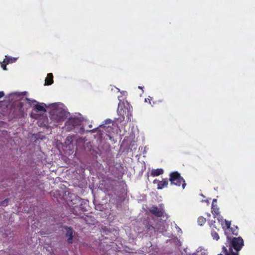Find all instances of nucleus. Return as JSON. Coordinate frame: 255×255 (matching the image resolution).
<instances>
[{
	"mask_svg": "<svg viewBox=\"0 0 255 255\" xmlns=\"http://www.w3.org/2000/svg\"><path fill=\"white\" fill-rule=\"evenodd\" d=\"M49 107L50 109V119L54 122H62L69 114L65 106L62 103L52 104Z\"/></svg>",
	"mask_w": 255,
	"mask_h": 255,
	"instance_id": "f257e3e1",
	"label": "nucleus"
},
{
	"mask_svg": "<svg viewBox=\"0 0 255 255\" xmlns=\"http://www.w3.org/2000/svg\"><path fill=\"white\" fill-rule=\"evenodd\" d=\"M227 244H229V250L225 247H223L225 255H239V252L244 246V241L241 237L234 238L232 240L227 237Z\"/></svg>",
	"mask_w": 255,
	"mask_h": 255,
	"instance_id": "f03ea898",
	"label": "nucleus"
},
{
	"mask_svg": "<svg viewBox=\"0 0 255 255\" xmlns=\"http://www.w3.org/2000/svg\"><path fill=\"white\" fill-rule=\"evenodd\" d=\"M27 93L24 92H15L11 93L9 96V98L12 101H24L29 105H32L33 103H36V101L34 100H31L27 98Z\"/></svg>",
	"mask_w": 255,
	"mask_h": 255,
	"instance_id": "7ed1b4c3",
	"label": "nucleus"
},
{
	"mask_svg": "<svg viewBox=\"0 0 255 255\" xmlns=\"http://www.w3.org/2000/svg\"><path fill=\"white\" fill-rule=\"evenodd\" d=\"M170 181L171 184L180 186L182 184L183 189L185 188L186 184L185 181L177 172H172L170 174Z\"/></svg>",
	"mask_w": 255,
	"mask_h": 255,
	"instance_id": "20e7f679",
	"label": "nucleus"
},
{
	"mask_svg": "<svg viewBox=\"0 0 255 255\" xmlns=\"http://www.w3.org/2000/svg\"><path fill=\"white\" fill-rule=\"evenodd\" d=\"M33 112L31 114V117L34 119H37L38 116L36 113H39L40 115H43L46 112V105L44 103H39L37 102L33 103Z\"/></svg>",
	"mask_w": 255,
	"mask_h": 255,
	"instance_id": "39448f33",
	"label": "nucleus"
},
{
	"mask_svg": "<svg viewBox=\"0 0 255 255\" xmlns=\"http://www.w3.org/2000/svg\"><path fill=\"white\" fill-rule=\"evenodd\" d=\"M118 98L120 100V103L119 104V107L118 108V113L120 117H119L118 120L120 122H122L125 119V116L128 117L129 115H130V114L129 110H128L127 108H126L123 106L119 97Z\"/></svg>",
	"mask_w": 255,
	"mask_h": 255,
	"instance_id": "423d86ee",
	"label": "nucleus"
},
{
	"mask_svg": "<svg viewBox=\"0 0 255 255\" xmlns=\"http://www.w3.org/2000/svg\"><path fill=\"white\" fill-rule=\"evenodd\" d=\"M80 120L76 118L71 117L68 119L65 124V128L68 131L72 130L75 127L78 126L80 124Z\"/></svg>",
	"mask_w": 255,
	"mask_h": 255,
	"instance_id": "0eeeda50",
	"label": "nucleus"
},
{
	"mask_svg": "<svg viewBox=\"0 0 255 255\" xmlns=\"http://www.w3.org/2000/svg\"><path fill=\"white\" fill-rule=\"evenodd\" d=\"M154 183H157V189H162L164 187H166L168 185V181L167 179H163L162 181H158L157 180H154L153 181Z\"/></svg>",
	"mask_w": 255,
	"mask_h": 255,
	"instance_id": "6e6552de",
	"label": "nucleus"
},
{
	"mask_svg": "<svg viewBox=\"0 0 255 255\" xmlns=\"http://www.w3.org/2000/svg\"><path fill=\"white\" fill-rule=\"evenodd\" d=\"M149 211L151 213L158 217H161L163 215V212L154 206L151 207Z\"/></svg>",
	"mask_w": 255,
	"mask_h": 255,
	"instance_id": "1a4fd4ad",
	"label": "nucleus"
},
{
	"mask_svg": "<svg viewBox=\"0 0 255 255\" xmlns=\"http://www.w3.org/2000/svg\"><path fill=\"white\" fill-rule=\"evenodd\" d=\"M192 255H208L207 250L202 247H199L195 253Z\"/></svg>",
	"mask_w": 255,
	"mask_h": 255,
	"instance_id": "9d476101",
	"label": "nucleus"
},
{
	"mask_svg": "<svg viewBox=\"0 0 255 255\" xmlns=\"http://www.w3.org/2000/svg\"><path fill=\"white\" fill-rule=\"evenodd\" d=\"M73 231L70 228L66 229V236L68 238L67 240L69 243H71L73 238Z\"/></svg>",
	"mask_w": 255,
	"mask_h": 255,
	"instance_id": "9b49d317",
	"label": "nucleus"
},
{
	"mask_svg": "<svg viewBox=\"0 0 255 255\" xmlns=\"http://www.w3.org/2000/svg\"><path fill=\"white\" fill-rule=\"evenodd\" d=\"M45 85H50L53 82V75L52 73H49L47 74V77L45 79Z\"/></svg>",
	"mask_w": 255,
	"mask_h": 255,
	"instance_id": "f8f14e48",
	"label": "nucleus"
},
{
	"mask_svg": "<svg viewBox=\"0 0 255 255\" xmlns=\"http://www.w3.org/2000/svg\"><path fill=\"white\" fill-rule=\"evenodd\" d=\"M163 173V169L161 168L152 169L151 172V175L153 176H157L160 175Z\"/></svg>",
	"mask_w": 255,
	"mask_h": 255,
	"instance_id": "ddd939ff",
	"label": "nucleus"
},
{
	"mask_svg": "<svg viewBox=\"0 0 255 255\" xmlns=\"http://www.w3.org/2000/svg\"><path fill=\"white\" fill-rule=\"evenodd\" d=\"M111 129H112V128L110 126H106L101 125V126H100V130H99L104 131V130L105 131V132L110 133Z\"/></svg>",
	"mask_w": 255,
	"mask_h": 255,
	"instance_id": "4468645a",
	"label": "nucleus"
},
{
	"mask_svg": "<svg viewBox=\"0 0 255 255\" xmlns=\"http://www.w3.org/2000/svg\"><path fill=\"white\" fill-rule=\"evenodd\" d=\"M17 58L5 56V58L3 60L4 63L8 64L9 63H13L16 61Z\"/></svg>",
	"mask_w": 255,
	"mask_h": 255,
	"instance_id": "2eb2a0df",
	"label": "nucleus"
},
{
	"mask_svg": "<svg viewBox=\"0 0 255 255\" xmlns=\"http://www.w3.org/2000/svg\"><path fill=\"white\" fill-rule=\"evenodd\" d=\"M212 213L213 215H218L219 214V208L218 207L217 205L212 206Z\"/></svg>",
	"mask_w": 255,
	"mask_h": 255,
	"instance_id": "dca6fc26",
	"label": "nucleus"
},
{
	"mask_svg": "<svg viewBox=\"0 0 255 255\" xmlns=\"http://www.w3.org/2000/svg\"><path fill=\"white\" fill-rule=\"evenodd\" d=\"M211 236L214 240L218 241L219 239V236L218 234L215 231H212Z\"/></svg>",
	"mask_w": 255,
	"mask_h": 255,
	"instance_id": "f3484780",
	"label": "nucleus"
},
{
	"mask_svg": "<svg viewBox=\"0 0 255 255\" xmlns=\"http://www.w3.org/2000/svg\"><path fill=\"white\" fill-rule=\"evenodd\" d=\"M206 220L205 218L200 217L198 218V222L200 225L202 226L206 222Z\"/></svg>",
	"mask_w": 255,
	"mask_h": 255,
	"instance_id": "a211bd4d",
	"label": "nucleus"
},
{
	"mask_svg": "<svg viewBox=\"0 0 255 255\" xmlns=\"http://www.w3.org/2000/svg\"><path fill=\"white\" fill-rule=\"evenodd\" d=\"M225 225L228 229H229L231 226V223L229 221L225 220Z\"/></svg>",
	"mask_w": 255,
	"mask_h": 255,
	"instance_id": "6ab92c4d",
	"label": "nucleus"
},
{
	"mask_svg": "<svg viewBox=\"0 0 255 255\" xmlns=\"http://www.w3.org/2000/svg\"><path fill=\"white\" fill-rule=\"evenodd\" d=\"M6 64H7L6 63H4L3 62L2 63H1V67L4 70H6L7 69L6 67Z\"/></svg>",
	"mask_w": 255,
	"mask_h": 255,
	"instance_id": "aec40b11",
	"label": "nucleus"
},
{
	"mask_svg": "<svg viewBox=\"0 0 255 255\" xmlns=\"http://www.w3.org/2000/svg\"><path fill=\"white\" fill-rule=\"evenodd\" d=\"M216 202H217V199H213V202H212V206H214L216 205H217Z\"/></svg>",
	"mask_w": 255,
	"mask_h": 255,
	"instance_id": "412c9836",
	"label": "nucleus"
},
{
	"mask_svg": "<svg viewBox=\"0 0 255 255\" xmlns=\"http://www.w3.org/2000/svg\"><path fill=\"white\" fill-rule=\"evenodd\" d=\"M4 93L3 92H0V98H2L4 96Z\"/></svg>",
	"mask_w": 255,
	"mask_h": 255,
	"instance_id": "4be33fe9",
	"label": "nucleus"
},
{
	"mask_svg": "<svg viewBox=\"0 0 255 255\" xmlns=\"http://www.w3.org/2000/svg\"><path fill=\"white\" fill-rule=\"evenodd\" d=\"M105 123H106V124H109V123H111V120H109V119H108V120L105 121Z\"/></svg>",
	"mask_w": 255,
	"mask_h": 255,
	"instance_id": "5701e85b",
	"label": "nucleus"
},
{
	"mask_svg": "<svg viewBox=\"0 0 255 255\" xmlns=\"http://www.w3.org/2000/svg\"><path fill=\"white\" fill-rule=\"evenodd\" d=\"M72 139V137H70V136H68V137H67V139L68 140H70V139Z\"/></svg>",
	"mask_w": 255,
	"mask_h": 255,
	"instance_id": "b1692460",
	"label": "nucleus"
},
{
	"mask_svg": "<svg viewBox=\"0 0 255 255\" xmlns=\"http://www.w3.org/2000/svg\"><path fill=\"white\" fill-rule=\"evenodd\" d=\"M233 233L234 235H238L237 232H236L235 231H234V232H233Z\"/></svg>",
	"mask_w": 255,
	"mask_h": 255,
	"instance_id": "393cba45",
	"label": "nucleus"
},
{
	"mask_svg": "<svg viewBox=\"0 0 255 255\" xmlns=\"http://www.w3.org/2000/svg\"><path fill=\"white\" fill-rule=\"evenodd\" d=\"M138 88L140 89H141V90L143 89V87H141V86H138Z\"/></svg>",
	"mask_w": 255,
	"mask_h": 255,
	"instance_id": "a878e982",
	"label": "nucleus"
},
{
	"mask_svg": "<svg viewBox=\"0 0 255 255\" xmlns=\"http://www.w3.org/2000/svg\"><path fill=\"white\" fill-rule=\"evenodd\" d=\"M122 93L123 94L125 95V94H126V92H125V91H123V92H122Z\"/></svg>",
	"mask_w": 255,
	"mask_h": 255,
	"instance_id": "bb28decb",
	"label": "nucleus"
},
{
	"mask_svg": "<svg viewBox=\"0 0 255 255\" xmlns=\"http://www.w3.org/2000/svg\"><path fill=\"white\" fill-rule=\"evenodd\" d=\"M147 100H149V99L148 98V99H145V102H147Z\"/></svg>",
	"mask_w": 255,
	"mask_h": 255,
	"instance_id": "cd10ccee",
	"label": "nucleus"
},
{
	"mask_svg": "<svg viewBox=\"0 0 255 255\" xmlns=\"http://www.w3.org/2000/svg\"><path fill=\"white\" fill-rule=\"evenodd\" d=\"M204 202H207V203H209V201H208V200H204Z\"/></svg>",
	"mask_w": 255,
	"mask_h": 255,
	"instance_id": "c85d7f7f",
	"label": "nucleus"
},
{
	"mask_svg": "<svg viewBox=\"0 0 255 255\" xmlns=\"http://www.w3.org/2000/svg\"><path fill=\"white\" fill-rule=\"evenodd\" d=\"M208 216L209 217H210V214H208Z\"/></svg>",
	"mask_w": 255,
	"mask_h": 255,
	"instance_id": "c756f323",
	"label": "nucleus"
},
{
	"mask_svg": "<svg viewBox=\"0 0 255 255\" xmlns=\"http://www.w3.org/2000/svg\"><path fill=\"white\" fill-rule=\"evenodd\" d=\"M178 229H179V231H181V229L180 228H178Z\"/></svg>",
	"mask_w": 255,
	"mask_h": 255,
	"instance_id": "7c9ffc66",
	"label": "nucleus"
},
{
	"mask_svg": "<svg viewBox=\"0 0 255 255\" xmlns=\"http://www.w3.org/2000/svg\"><path fill=\"white\" fill-rule=\"evenodd\" d=\"M223 228H225V226L224 224H223Z\"/></svg>",
	"mask_w": 255,
	"mask_h": 255,
	"instance_id": "2f4dec72",
	"label": "nucleus"
},
{
	"mask_svg": "<svg viewBox=\"0 0 255 255\" xmlns=\"http://www.w3.org/2000/svg\"><path fill=\"white\" fill-rule=\"evenodd\" d=\"M218 255H223L222 254H219Z\"/></svg>",
	"mask_w": 255,
	"mask_h": 255,
	"instance_id": "473e14b6",
	"label": "nucleus"
}]
</instances>
